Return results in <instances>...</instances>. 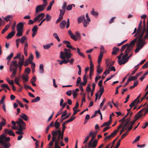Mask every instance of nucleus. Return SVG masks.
Wrapping results in <instances>:
<instances>
[{
	"mask_svg": "<svg viewBox=\"0 0 148 148\" xmlns=\"http://www.w3.org/2000/svg\"><path fill=\"white\" fill-rule=\"evenodd\" d=\"M66 24V22L65 20H63L60 24V28L61 29H63L64 28Z\"/></svg>",
	"mask_w": 148,
	"mask_h": 148,
	"instance_id": "obj_22",
	"label": "nucleus"
},
{
	"mask_svg": "<svg viewBox=\"0 0 148 148\" xmlns=\"http://www.w3.org/2000/svg\"><path fill=\"white\" fill-rule=\"evenodd\" d=\"M94 67V65L93 64L92 61H90V73L91 72H93V71H94V69H93Z\"/></svg>",
	"mask_w": 148,
	"mask_h": 148,
	"instance_id": "obj_40",
	"label": "nucleus"
},
{
	"mask_svg": "<svg viewBox=\"0 0 148 148\" xmlns=\"http://www.w3.org/2000/svg\"><path fill=\"white\" fill-rule=\"evenodd\" d=\"M122 125H123V127H122L123 129L121 130L120 131V134H121L124 131L126 130V127L127 126V125L125 124V123L124 124H122Z\"/></svg>",
	"mask_w": 148,
	"mask_h": 148,
	"instance_id": "obj_38",
	"label": "nucleus"
},
{
	"mask_svg": "<svg viewBox=\"0 0 148 148\" xmlns=\"http://www.w3.org/2000/svg\"><path fill=\"white\" fill-rule=\"evenodd\" d=\"M24 27L23 23L22 22L18 23L16 26V30H23V29Z\"/></svg>",
	"mask_w": 148,
	"mask_h": 148,
	"instance_id": "obj_16",
	"label": "nucleus"
},
{
	"mask_svg": "<svg viewBox=\"0 0 148 148\" xmlns=\"http://www.w3.org/2000/svg\"><path fill=\"white\" fill-rule=\"evenodd\" d=\"M143 32L140 36L139 38L137 41L138 44L137 45V47L135 50V51L136 53L139 51V50L141 49L145 45V43L143 40L142 39L143 37Z\"/></svg>",
	"mask_w": 148,
	"mask_h": 148,
	"instance_id": "obj_2",
	"label": "nucleus"
},
{
	"mask_svg": "<svg viewBox=\"0 0 148 148\" xmlns=\"http://www.w3.org/2000/svg\"><path fill=\"white\" fill-rule=\"evenodd\" d=\"M52 17L49 14H46V18H44L45 20H46L47 21H51V19Z\"/></svg>",
	"mask_w": 148,
	"mask_h": 148,
	"instance_id": "obj_33",
	"label": "nucleus"
},
{
	"mask_svg": "<svg viewBox=\"0 0 148 148\" xmlns=\"http://www.w3.org/2000/svg\"><path fill=\"white\" fill-rule=\"evenodd\" d=\"M132 56V53H131L130 55L129 56V57H127L126 58H125L123 59V57H122V60H123V64H125V63H126L128 61V60Z\"/></svg>",
	"mask_w": 148,
	"mask_h": 148,
	"instance_id": "obj_24",
	"label": "nucleus"
},
{
	"mask_svg": "<svg viewBox=\"0 0 148 148\" xmlns=\"http://www.w3.org/2000/svg\"><path fill=\"white\" fill-rule=\"evenodd\" d=\"M63 138H62L60 136H58L56 141L55 143V148H61L60 146L59 145V141L60 140H62Z\"/></svg>",
	"mask_w": 148,
	"mask_h": 148,
	"instance_id": "obj_13",
	"label": "nucleus"
},
{
	"mask_svg": "<svg viewBox=\"0 0 148 148\" xmlns=\"http://www.w3.org/2000/svg\"><path fill=\"white\" fill-rule=\"evenodd\" d=\"M146 38L148 39V29L146 30V35L144 36L143 38H142V39L144 41V42Z\"/></svg>",
	"mask_w": 148,
	"mask_h": 148,
	"instance_id": "obj_61",
	"label": "nucleus"
},
{
	"mask_svg": "<svg viewBox=\"0 0 148 148\" xmlns=\"http://www.w3.org/2000/svg\"><path fill=\"white\" fill-rule=\"evenodd\" d=\"M54 0H53L50 3L49 5L48 6L47 9V10L49 11L50 10L51 8V7L53 5V4L54 3Z\"/></svg>",
	"mask_w": 148,
	"mask_h": 148,
	"instance_id": "obj_34",
	"label": "nucleus"
},
{
	"mask_svg": "<svg viewBox=\"0 0 148 148\" xmlns=\"http://www.w3.org/2000/svg\"><path fill=\"white\" fill-rule=\"evenodd\" d=\"M51 134L52 136V139L51 140L50 142L49 145L51 146H52L53 145V142H55V143L56 141L57 138V136L58 137V135L56 134L53 131H52Z\"/></svg>",
	"mask_w": 148,
	"mask_h": 148,
	"instance_id": "obj_7",
	"label": "nucleus"
},
{
	"mask_svg": "<svg viewBox=\"0 0 148 148\" xmlns=\"http://www.w3.org/2000/svg\"><path fill=\"white\" fill-rule=\"evenodd\" d=\"M86 18L87 19L86 20L85 18L84 21H83V24L84 26V27H86L87 25L89 24V23L90 21V19L88 16V13H86Z\"/></svg>",
	"mask_w": 148,
	"mask_h": 148,
	"instance_id": "obj_11",
	"label": "nucleus"
},
{
	"mask_svg": "<svg viewBox=\"0 0 148 148\" xmlns=\"http://www.w3.org/2000/svg\"><path fill=\"white\" fill-rule=\"evenodd\" d=\"M40 100V98L39 97H37L36 98L33 99L32 100V102H36Z\"/></svg>",
	"mask_w": 148,
	"mask_h": 148,
	"instance_id": "obj_43",
	"label": "nucleus"
},
{
	"mask_svg": "<svg viewBox=\"0 0 148 148\" xmlns=\"http://www.w3.org/2000/svg\"><path fill=\"white\" fill-rule=\"evenodd\" d=\"M15 62V63H16L17 64V66H16V71H17V68L18 67L19 69V73L21 72V69L23 65V64H17V60H13L12 61L11 63V64L12 65V66L13 67V64Z\"/></svg>",
	"mask_w": 148,
	"mask_h": 148,
	"instance_id": "obj_14",
	"label": "nucleus"
},
{
	"mask_svg": "<svg viewBox=\"0 0 148 148\" xmlns=\"http://www.w3.org/2000/svg\"><path fill=\"white\" fill-rule=\"evenodd\" d=\"M128 45V43L126 44L123 45L122 47L121 48V52H122L125 49L127 45Z\"/></svg>",
	"mask_w": 148,
	"mask_h": 148,
	"instance_id": "obj_53",
	"label": "nucleus"
},
{
	"mask_svg": "<svg viewBox=\"0 0 148 148\" xmlns=\"http://www.w3.org/2000/svg\"><path fill=\"white\" fill-rule=\"evenodd\" d=\"M123 53H121L118 56V63L120 65H121L123 64V60H121V58L122 56L123 55Z\"/></svg>",
	"mask_w": 148,
	"mask_h": 148,
	"instance_id": "obj_18",
	"label": "nucleus"
},
{
	"mask_svg": "<svg viewBox=\"0 0 148 148\" xmlns=\"http://www.w3.org/2000/svg\"><path fill=\"white\" fill-rule=\"evenodd\" d=\"M38 29V28L37 25H35L32 28V31L33 32H37Z\"/></svg>",
	"mask_w": 148,
	"mask_h": 148,
	"instance_id": "obj_51",
	"label": "nucleus"
},
{
	"mask_svg": "<svg viewBox=\"0 0 148 148\" xmlns=\"http://www.w3.org/2000/svg\"><path fill=\"white\" fill-rule=\"evenodd\" d=\"M75 118V116H72L68 120L66 121V122L68 123L71 122L73 121Z\"/></svg>",
	"mask_w": 148,
	"mask_h": 148,
	"instance_id": "obj_45",
	"label": "nucleus"
},
{
	"mask_svg": "<svg viewBox=\"0 0 148 148\" xmlns=\"http://www.w3.org/2000/svg\"><path fill=\"white\" fill-rule=\"evenodd\" d=\"M104 48L103 46H101L100 48V54L103 55L104 51Z\"/></svg>",
	"mask_w": 148,
	"mask_h": 148,
	"instance_id": "obj_63",
	"label": "nucleus"
},
{
	"mask_svg": "<svg viewBox=\"0 0 148 148\" xmlns=\"http://www.w3.org/2000/svg\"><path fill=\"white\" fill-rule=\"evenodd\" d=\"M85 19V16L84 15L78 17L77 18V21L78 23H80L82 22H83L84 21Z\"/></svg>",
	"mask_w": 148,
	"mask_h": 148,
	"instance_id": "obj_21",
	"label": "nucleus"
},
{
	"mask_svg": "<svg viewBox=\"0 0 148 148\" xmlns=\"http://www.w3.org/2000/svg\"><path fill=\"white\" fill-rule=\"evenodd\" d=\"M63 60L61 61V62H59V64L60 65L62 64H66L69 62V61L68 60H65V59H63Z\"/></svg>",
	"mask_w": 148,
	"mask_h": 148,
	"instance_id": "obj_55",
	"label": "nucleus"
},
{
	"mask_svg": "<svg viewBox=\"0 0 148 148\" xmlns=\"http://www.w3.org/2000/svg\"><path fill=\"white\" fill-rule=\"evenodd\" d=\"M128 134V132H126L122 136L121 138L119 140H120V142L121 140L123 139Z\"/></svg>",
	"mask_w": 148,
	"mask_h": 148,
	"instance_id": "obj_62",
	"label": "nucleus"
},
{
	"mask_svg": "<svg viewBox=\"0 0 148 148\" xmlns=\"http://www.w3.org/2000/svg\"><path fill=\"white\" fill-rule=\"evenodd\" d=\"M71 114L70 113L68 115H66L65 117H62L60 119V121L61 122H62L65 119L68 118L71 115Z\"/></svg>",
	"mask_w": 148,
	"mask_h": 148,
	"instance_id": "obj_36",
	"label": "nucleus"
},
{
	"mask_svg": "<svg viewBox=\"0 0 148 148\" xmlns=\"http://www.w3.org/2000/svg\"><path fill=\"white\" fill-rule=\"evenodd\" d=\"M58 120H57L55 121L54 125V126L55 127L56 129L57 130H58V129L59 128L60 126V123L57 121Z\"/></svg>",
	"mask_w": 148,
	"mask_h": 148,
	"instance_id": "obj_31",
	"label": "nucleus"
},
{
	"mask_svg": "<svg viewBox=\"0 0 148 148\" xmlns=\"http://www.w3.org/2000/svg\"><path fill=\"white\" fill-rule=\"evenodd\" d=\"M97 131H96L95 132H91L89 135V137L90 136H92L91 139L89 141V143H88V145L89 146L88 147V148H89L90 147V145L91 143L92 142V141L94 140V139L96 137V136L97 135Z\"/></svg>",
	"mask_w": 148,
	"mask_h": 148,
	"instance_id": "obj_10",
	"label": "nucleus"
},
{
	"mask_svg": "<svg viewBox=\"0 0 148 148\" xmlns=\"http://www.w3.org/2000/svg\"><path fill=\"white\" fill-rule=\"evenodd\" d=\"M77 53L78 54L81 56L83 58H84V54L80 51L79 49L77 48Z\"/></svg>",
	"mask_w": 148,
	"mask_h": 148,
	"instance_id": "obj_48",
	"label": "nucleus"
},
{
	"mask_svg": "<svg viewBox=\"0 0 148 148\" xmlns=\"http://www.w3.org/2000/svg\"><path fill=\"white\" fill-rule=\"evenodd\" d=\"M9 137H6L4 134H2L0 136V143L2 145H3L4 144V141L8 142L10 140Z\"/></svg>",
	"mask_w": 148,
	"mask_h": 148,
	"instance_id": "obj_8",
	"label": "nucleus"
},
{
	"mask_svg": "<svg viewBox=\"0 0 148 148\" xmlns=\"http://www.w3.org/2000/svg\"><path fill=\"white\" fill-rule=\"evenodd\" d=\"M22 77L24 82H26L28 81L29 77L28 75H24L22 76Z\"/></svg>",
	"mask_w": 148,
	"mask_h": 148,
	"instance_id": "obj_27",
	"label": "nucleus"
},
{
	"mask_svg": "<svg viewBox=\"0 0 148 148\" xmlns=\"http://www.w3.org/2000/svg\"><path fill=\"white\" fill-rule=\"evenodd\" d=\"M17 32L16 34V36L17 37H20L23 35V30H16Z\"/></svg>",
	"mask_w": 148,
	"mask_h": 148,
	"instance_id": "obj_32",
	"label": "nucleus"
},
{
	"mask_svg": "<svg viewBox=\"0 0 148 148\" xmlns=\"http://www.w3.org/2000/svg\"><path fill=\"white\" fill-rule=\"evenodd\" d=\"M30 69L29 67L26 68L25 70V72L27 74H29L30 72Z\"/></svg>",
	"mask_w": 148,
	"mask_h": 148,
	"instance_id": "obj_60",
	"label": "nucleus"
},
{
	"mask_svg": "<svg viewBox=\"0 0 148 148\" xmlns=\"http://www.w3.org/2000/svg\"><path fill=\"white\" fill-rule=\"evenodd\" d=\"M8 134L10 135H12L13 136H15V135L14 133L13 132V131L12 130H9L8 132Z\"/></svg>",
	"mask_w": 148,
	"mask_h": 148,
	"instance_id": "obj_56",
	"label": "nucleus"
},
{
	"mask_svg": "<svg viewBox=\"0 0 148 148\" xmlns=\"http://www.w3.org/2000/svg\"><path fill=\"white\" fill-rule=\"evenodd\" d=\"M140 36H139L138 37H136V38H135L134 40L132 41L130 44H129V45L130 46H132V48H133L134 47V46L137 40H138V39L139 38Z\"/></svg>",
	"mask_w": 148,
	"mask_h": 148,
	"instance_id": "obj_19",
	"label": "nucleus"
},
{
	"mask_svg": "<svg viewBox=\"0 0 148 148\" xmlns=\"http://www.w3.org/2000/svg\"><path fill=\"white\" fill-rule=\"evenodd\" d=\"M53 43H51L50 44H48L45 45H43V47L45 49H48L50 48L51 46L53 45Z\"/></svg>",
	"mask_w": 148,
	"mask_h": 148,
	"instance_id": "obj_29",
	"label": "nucleus"
},
{
	"mask_svg": "<svg viewBox=\"0 0 148 148\" xmlns=\"http://www.w3.org/2000/svg\"><path fill=\"white\" fill-rule=\"evenodd\" d=\"M3 145H4L5 148H9L10 146V143H6L5 144H4Z\"/></svg>",
	"mask_w": 148,
	"mask_h": 148,
	"instance_id": "obj_64",
	"label": "nucleus"
},
{
	"mask_svg": "<svg viewBox=\"0 0 148 148\" xmlns=\"http://www.w3.org/2000/svg\"><path fill=\"white\" fill-rule=\"evenodd\" d=\"M117 133V131L115 130L114 132H112L110 135L111 137V138H112L114 137Z\"/></svg>",
	"mask_w": 148,
	"mask_h": 148,
	"instance_id": "obj_50",
	"label": "nucleus"
},
{
	"mask_svg": "<svg viewBox=\"0 0 148 148\" xmlns=\"http://www.w3.org/2000/svg\"><path fill=\"white\" fill-rule=\"evenodd\" d=\"M38 17L40 18L38 22H39L45 16V14L44 13H41L38 15Z\"/></svg>",
	"mask_w": 148,
	"mask_h": 148,
	"instance_id": "obj_57",
	"label": "nucleus"
},
{
	"mask_svg": "<svg viewBox=\"0 0 148 148\" xmlns=\"http://www.w3.org/2000/svg\"><path fill=\"white\" fill-rule=\"evenodd\" d=\"M72 56V54L71 53H69L65 51L64 53L63 51H61L60 53V57L62 59H65V58L67 60L69 59Z\"/></svg>",
	"mask_w": 148,
	"mask_h": 148,
	"instance_id": "obj_5",
	"label": "nucleus"
},
{
	"mask_svg": "<svg viewBox=\"0 0 148 148\" xmlns=\"http://www.w3.org/2000/svg\"><path fill=\"white\" fill-rule=\"evenodd\" d=\"M67 104V103L66 102H65L64 103L62 106V107L59 110V111L58 112L57 114L56 115V117H57L62 112V110L66 106Z\"/></svg>",
	"mask_w": 148,
	"mask_h": 148,
	"instance_id": "obj_17",
	"label": "nucleus"
},
{
	"mask_svg": "<svg viewBox=\"0 0 148 148\" xmlns=\"http://www.w3.org/2000/svg\"><path fill=\"white\" fill-rule=\"evenodd\" d=\"M77 66L79 69V71L78 72V74L79 75H81V68L79 65H77Z\"/></svg>",
	"mask_w": 148,
	"mask_h": 148,
	"instance_id": "obj_58",
	"label": "nucleus"
},
{
	"mask_svg": "<svg viewBox=\"0 0 148 148\" xmlns=\"http://www.w3.org/2000/svg\"><path fill=\"white\" fill-rule=\"evenodd\" d=\"M53 37H54V38H56L58 42L60 41V39L59 38L58 36V35L57 33H54L53 34Z\"/></svg>",
	"mask_w": 148,
	"mask_h": 148,
	"instance_id": "obj_44",
	"label": "nucleus"
},
{
	"mask_svg": "<svg viewBox=\"0 0 148 148\" xmlns=\"http://www.w3.org/2000/svg\"><path fill=\"white\" fill-rule=\"evenodd\" d=\"M63 43L65 44H67L66 47L67 48L70 49L72 48V46L70 45L71 43L69 41L67 40H64L63 41Z\"/></svg>",
	"mask_w": 148,
	"mask_h": 148,
	"instance_id": "obj_26",
	"label": "nucleus"
},
{
	"mask_svg": "<svg viewBox=\"0 0 148 148\" xmlns=\"http://www.w3.org/2000/svg\"><path fill=\"white\" fill-rule=\"evenodd\" d=\"M16 122L19 126V127L18 130L16 132V133L20 135L23 134L24 133L23 131L24 130L26 129V123L21 118H19L18 121H17Z\"/></svg>",
	"mask_w": 148,
	"mask_h": 148,
	"instance_id": "obj_1",
	"label": "nucleus"
},
{
	"mask_svg": "<svg viewBox=\"0 0 148 148\" xmlns=\"http://www.w3.org/2000/svg\"><path fill=\"white\" fill-rule=\"evenodd\" d=\"M18 80H18V78L16 77H15V82L16 84L18 85L19 86L21 87V89L22 88V87L21 86V85L19 83Z\"/></svg>",
	"mask_w": 148,
	"mask_h": 148,
	"instance_id": "obj_49",
	"label": "nucleus"
},
{
	"mask_svg": "<svg viewBox=\"0 0 148 148\" xmlns=\"http://www.w3.org/2000/svg\"><path fill=\"white\" fill-rule=\"evenodd\" d=\"M91 14L95 16H97L98 13L97 12H96L95 11L94 9H93L91 12Z\"/></svg>",
	"mask_w": 148,
	"mask_h": 148,
	"instance_id": "obj_46",
	"label": "nucleus"
},
{
	"mask_svg": "<svg viewBox=\"0 0 148 148\" xmlns=\"http://www.w3.org/2000/svg\"><path fill=\"white\" fill-rule=\"evenodd\" d=\"M15 31L12 30L10 33H9L6 38L7 39H9L12 38L13 36H14L15 34Z\"/></svg>",
	"mask_w": 148,
	"mask_h": 148,
	"instance_id": "obj_20",
	"label": "nucleus"
},
{
	"mask_svg": "<svg viewBox=\"0 0 148 148\" xmlns=\"http://www.w3.org/2000/svg\"><path fill=\"white\" fill-rule=\"evenodd\" d=\"M103 55L99 54V55L98 57V64H100V63H101V61L102 60V58H103Z\"/></svg>",
	"mask_w": 148,
	"mask_h": 148,
	"instance_id": "obj_42",
	"label": "nucleus"
},
{
	"mask_svg": "<svg viewBox=\"0 0 148 148\" xmlns=\"http://www.w3.org/2000/svg\"><path fill=\"white\" fill-rule=\"evenodd\" d=\"M2 120V121L0 122V125L2 127L3 126H4L6 124V119L4 118H3Z\"/></svg>",
	"mask_w": 148,
	"mask_h": 148,
	"instance_id": "obj_41",
	"label": "nucleus"
},
{
	"mask_svg": "<svg viewBox=\"0 0 148 148\" xmlns=\"http://www.w3.org/2000/svg\"><path fill=\"white\" fill-rule=\"evenodd\" d=\"M24 56L23 55L22 57H20L19 60L18 62V64H23V63L24 62Z\"/></svg>",
	"mask_w": 148,
	"mask_h": 148,
	"instance_id": "obj_30",
	"label": "nucleus"
},
{
	"mask_svg": "<svg viewBox=\"0 0 148 148\" xmlns=\"http://www.w3.org/2000/svg\"><path fill=\"white\" fill-rule=\"evenodd\" d=\"M40 73H43L44 72V69L43 68V65L42 64H40L39 67Z\"/></svg>",
	"mask_w": 148,
	"mask_h": 148,
	"instance_id": "obj_35",
	"label": "nucleus"
},
{
	"mask_svg": "<svg viewBox=\"0 0 148 148\" xmlns=\"http://www.w3.org/2000/svg\"><path fill=\"white\" fill-rule=\"evenodd\" d=\"M132 49V47L130 46L128 44V45L127 46L126 49L125 51V54L123 56V59L128 56L129 53Z\"/></svg>",
	"mask_w": 148,
	"mask_h": 148,
	"instance_id": "obj_9",
	"label": "nucleus"
},
{
	"mask_svg": "<svg viewBox=\"0 0 148 148\" xmlns=\"http://www.w3.org/2000/svg\"><path fill=\"white\" fill-rule=\"evenodd\" d=\"M97 140L96 139L92 143V142L91 143L90 147H96L97 146Z\"/></svg>",
	"mask_w": 148,
	"mask_h": 148,
	"instance_id": "obj_25",
	"label": "nucleus"
},
{
	"mask_svg": "<svg viewBox=\"0 0 148 148\" xmlns=\"http://www.w3.org/2000/svg\"><path fill=\"white\" fill-rule=\"evenodd\" d=\"M46 6L42 5H40L37 6L36 8L35 12L36 14L43 11Z\"/></svg>",
	"mask_w": 148,
	"mask_h": 148,
	"instance_id": "obj_12",
	"label": "nucleus"
},
{
	"mask_svg": "<svg viewBox=\"0 0 148 148\" xmlns=\"http://www.w3.org/2000/svg\"><path fill=\"white\" fill-rule=\"evenodd\" d=\"M13 64V67L11 64L10 66V71L12 72V74L10 76V77L11 78H13L16 73V66L17 64L15 62Z\"/></svg>",
	"mask_w": 148,
	"mask_h": 148,
	"instance_id": "obj_4",
	"label": "nucleus"
},
{
	"mask_svg": "<svg viewBox=\"0 0 148 148\" xmlns=\"http://www.w3.org/2000/svg\"><path fill=\"white\" fill-rule=\"evenodd\" d=\"M13 55V53H10V55L8 56L6 58L7 60H8V62H10V60L11 58L12 57Z\"/></svg>",
	"mask_w": 148,
	"mask_h": 148,
	"instance_id": "obj_47",
	"label": "nucleus"
},
{
	"mask_svg": "<svg viewBox=\"0 0 148 148\" xmlns=\"http://www.w3.org/2000/svg\"><path fill=\"white\" fill-rule=\"evenodd\" d=\"M137 99H135L130 105V107L132 108L135 104H137L136 101Z\"/></svg>",
	"mask_w": 148,
	"mask_h": 148,
	"instance_id": "obj_39",
	"label": "nucleus"
},
{
	"mask_svg": "<svg viewBox=\"0 0 148 148\" xmlns=\"http://www.w3.org/2000/svg\"><path fill=\"white\" fill-rule=\"evenodd\" d=\"M26 39V37L24 36H23L21 40H20V42L21 44H23L24 42L25 43V40Z\"/></svg>",
	"mask_w": 148,
	"mask_h": 148,
	"instance_id": "obj_52",
	"label": "nucleus"
},
{
	"mask_svg": "<svg viewBox=\"0 0 148 148\" xmlns=\"http://www.w3.org/2000/svg\"><path fill=\"white\" fill-rule=\"evenodd\" d=\"M1 87L2 88H6L9 90H10V89L8 86V85L6 84H3L1 85Z\"/></svg>",
	"mask_w": 148,
	"mask_h": 148,
	"instance_id": "obj_54",
	"label": "nucleus"
},
{
	"mask_svg": "<svg viewBox=\"0 0 148 148\" xmlns=\"http://www.w3.org/2000/svg\"><path fill=\"white\" fill-rule=\"evenodd\" d=\"M119 50V48L117 47H114L113 48V51L112 52V54L113 55H115L116 54V52Z\"/></svg>",
	"mask_w": 148,
	"mask_h": 148,
	"instance_id": "obj_37",
	"label": "nucleus"
},
{
	"mask_svg": "<svg viewBox=\"0 0 148 148\" xmlns=\"http://www.w3.org/2000/svg\"><path fill=\"white\" fill-rule=\"evenodd\" d=\"M20 117L25 121H27L29 119L28 117L25 114L22 113V115H20Z\"/></svg>",
	"mask_w": 148,
	"mask_h": 148,
	"instance_id": "obj_23",
	"label": "nucleus"
},
{
	"mask_svg": "<svg viewBox=\"0 0 148 148\" xmlns=\"http://www.w3.org/2000/svg\"><path fill=\"white\" fill-rule=\"evenodd\" d=\"M66 121H64L62 124V131L60 130V129H59L58 130L53 131L56 134L58 135V136H60L62 138L64 137V133L65 131V129L66 128L65 125L66 123Z\"/></svg>",
	"mask_w": 148,
	"mask_h": 148,
	"instance_id": "obj_3",
	"label": "nucleus"
},
{
	"mask_svg": "<svg viewBox=\"0 0 148 148\" xmlns=\"http://www.w3.org/2000/svg\"><path fill=\"white\" fill-rule=\"evenodd\" d=\"M68 33L69 35L70 36L71 38L74 40H77L78 38H80V34L77 32L75 33V35H74L73 34L72 32V31L70 30H69L68 31Z\"/></svg>",
	"mask_w": 148,
	"mask_h": 148,
	"instance_id": "obj_6",
	"label": "nucleus"
},
{
	"mask_svg": "<svg viewBox=\"0 0 148 148\" xmlns=\"http://www.w3.org/2000/svg\"><path fill=\"white\" fill-rule=\"evenodd\" d=\"M145 23H144V27L143 29V31L141 33L140 30H139V32H138V30H137V32L134 35V36L135 37H138L140 35L142 34L143 32V36L144 33L145 32L146 30V29L145 27Z\"/></svg>",
	"mask_w": 148,
	"mask_h": 148,
	"instance_id": "obj_15",
	"label": "nucleus"
},
{
	"mask_svg": "<svg viewBox=\"0 0 148 148\" xmlns=\"http://www.w3.org/2000/svg\"><path fill=\"white\" fill-rule=\"evenodd\" d=\"M63 19V17H62V16H60L58 17V19L57 20L56 23H58L60 21L62 20Z\"/></svg>",
	"mask_w": 148,
	"mask_h": 148,
	"instance_id": "obj_59",
	"label": "nucleus"
},
{
	"mask_svg": "<svg viewBox=\"0 0 148 148\" xmlns=\"http://www.w3.org/2000/svg\"><path fill=\"white\" fill-rule=\"evenodd\" d=\"M10 23L9 24L5 26V28L3 29L2 31L1 32L2 34H3L10 27Z\"/></svg>",
	"mask_w": 148,
	"mask_h": 148,
	"instance_id": "obj_28",
	"label": "nucleus"
}]
</instances>
